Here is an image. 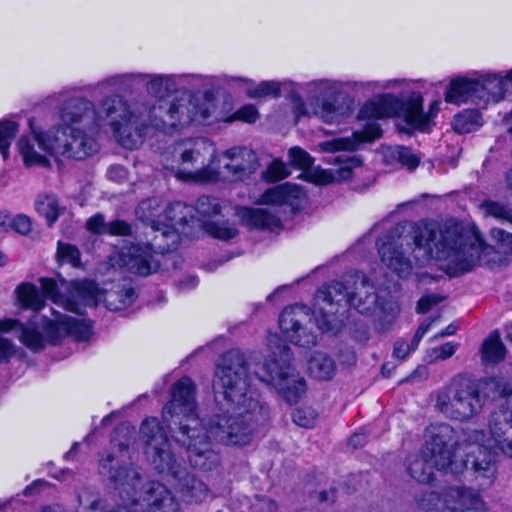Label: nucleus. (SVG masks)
I'll return each instance as SVG.
<instances>
[{"instance_id":"1","label":"nucleus","mask_w":512,"mask_h":512,"mask_svg":"<svg viewBox=\"0 0 512 512\" xmlns=\"http://www.w3.org/2000/svg\"><path fill=\"white\" fill-rule=\"evenodd\" d=\"M349 305L359 314L372 317L378 332L388 330L396 321L400 307L386 289L376 288L360 271H353L344 281H330L315 293L314 310L303 304L285 308L279 317V327L286 338L301 347L314 346L317 336L312 332V318L322 330H333L340 322L336 314Z\"/></svg>"},{"instance_id":"2","label":"nucleus","mask_w":512,"mask_h":512,"mask_svg":"<svg viewBox=\"0 0 512 512\" xmlns=\"http://www.w3.org/2000/svg\"><path fill=\"white\" fill-rule=\"evenodd\" d=\"M212 385L220 407L208 418V432L222 443L248 445L254 431L268 422L269 409L248 396V366L240 351L229 350L219 358Z\"/></svg>"},{"instance_id":"3","label":"nucleus","mask_w":512,"mask_h":512,"mask_svg":"<svg viewBox=\"0 0 512 512\" xmlns=\"http://www.w3.org/2000/svg\"><path fill=\"white\" fill-rule=\"evenodd\" d=\"M134 428L122 424L111 436V447L119 452H104L99 460L100 473L108 476L122 503L108 512H180V505L172 492L162 483H141L138 467L125 464L130 459L129 449L134 441Z\"/></svg>"},{"instance_id":"4","label":"nucleus","mask_w":512,"mask_h":512,"mask_svg":"<svg viewBox=\"0 0 512 512\" xmlns=\"http://www.w3.org/2000/svg\"><path fill=\"white\" fill-rule=\"evenodd\" d=\"M410 239L420 265L434 258L450 276H459L478 264H489L494 248L476 232H465L461 224L447 221L441 227L435 221H421L412 229Z\"/></svg>"},{"instance_id":"5","label":"nucleus","mask_w":512,"mask_h":512,"mask_svg":"<svg viewBox=\"0 0 512 512\" xmlns=\"http://www.w3.org/2000/svg\"><path fill=\"white\" fill-rule=\"evenodd\" d=\"M16 297L23 308L34 312L41 310L45 305L44 297L31 283H21L16 289ZM92 327V322L87 319L56 315L55 319L51 320L34 313L26 324L14 319L0 320V335L15 331L23 345L33 352H40L44 349L46 342L55 344L64 336H70L76 341L88 340ZM15 351V345L0 336V364L8 362Z\"/></svg>"},{"instance_id":"6","label":"nucleus","mask_w":512,"mask_h":512,"mask_svg":"<svg viewBox=\"0 0 512 512\" xmlns=\"http://www.w3.org/2000/svg\"><path fill=\"white\" fill-rule=\"evenodd\" d=\"M170 395L171 399L162 411V420L175 441L186 448L188 460L194 468L212 471L220 465L221 453L217 444L242 446L215 440L208 432V421L202 427L197 413L195 384L189 377L176 381Z\"/></svg>"},{"instance_id":"7","label":"nucleus","mask_w":512,"mask_h":512,"mask_svg":"<svg viewBox=\"0 0 512 512\" xmlns=\"http://www.w3.org/2000/svg\"><path fill=\"white\" fill-rule=\"evenodd\" d=\"M494 410L489 418L488 434L484 430L463 431L467 443L466 464H469L481 485L490 486L496 478V454L512 458V397Z\"/></svg>"},{"instance_id":"8","label":"nucleus","mask_w":512,"mask_h":512,"mask_svg":"<svg viewBox=\"0 0 512 512\" xmlns=\"http://www.w3.org/2000/svg\"><path fill=\"white\" fill-rule=\"evenodd\" d=\"M140 440L147 461L158 473L178 482L182 497L188 502H202L208 496L207 485L182 467L171 449L169 438L155 417L146 418L140 426Z\"/></svg>"},{"instance_id":"9","label":"nucleus","mask_w":512,"mask_h":512,"mask_svg":"<svg viewBox=\"0 0 512 512\" xmlns=\"http://www.w3.org/2000/svg\"><path fill=\"white\" fill-rule=\"evenodd\" d=\"M459 446L457 431L447 423L432 424L425 431V442L419 453L406 458L405 465L411 478L430 483L434 471L459 474L470 465L455 460L454 450Z\"/></svg>"},{"instance_id":"10","label":"nucleus","mask_w":512,"mask_h":512,"mask_svg":"<svg viewBox=\"0 0 512 512\" xmlns=\"http://www.w3.org/2000/svg\"><path fill=\"white\" fill-rule=\"evenodd\" d=\"M147 110L132 107L123 95L106 96L96 109L95 129L108 127L122 147L137 149L150 132Z\"/></svg>"},{"instance_id":"11","label":"nucleus","mask_w":512,"mask_h":512,"mask_svg":"<svg viewBox=\"0 0 512 512\" xmlns=\"http://www.w3.org/2000/svg\"><path fill=\"white\" fill-rule=\"evenodd\" d=\"M215 111L212 97L181 96L172 101L159 100L147 110L150 130L170 133L191 123H205Z\"/></svg>"},{"instance_id":"12","label":"nucleus","mask_w":512,"mask_h":512,"mask_svg":"<svg viewBox=\"0 0 512 512\" xmlns=\"http://www.w3.org/2000/svg\"><path fill=\"white\" fill-rule=\"evenodd\" d=\"M398 79L387 81H354V80H329L320 79L313 81L310 85L318 91L319 106L314 113L323 122L328 124L337 123L347 117L350 113L349 103L342 98L341 91L346 88L356 93L376 92L391 88L398 83Z\"/></svg>"},{"instance_id":"13","label":"nucleus","mask_w":512,"mask_h":512,"mask_svg":"<svg viewBox=\"0 0 512 512\" xmlns=\"http://www.w3.org/2000/svg\"><path fill=\"white\" fill-rule=\"evenodd\" d=\"M180 227L162 222L152 243H126L118 251L120 266L141 276H148L159 268L154 253H168L175 250L180 241Z\"/></svg>"},{"instance_id":"14","label":"nucleus","mask_w":512,"mask_h":512,"mask_svg":"<svg viewBox=\"0 0 512 512\" xmlns=\"http://www.w3.org/2000/svg\"><path fill=\"white\" fill-rule=\"evenodd\" d=\"M291 360L290 347L279 344L255 371L260 381L272 385L290 405L296 404L306 391V382L291 366Z\"/></svg>"},{"instance_id":"15","label":"nucleus","mask_w":512,"mask_h":512,"mask_svg":"<svg viewBox=\"0 0 512 512\" xmlns=\"http://www.w3.org/2000/svg\"><path fill=\"white\" fill-rule=\"evenodd\" d=\"M222 158L225 160L222 166L210 164L197 171H179V176L197 183H235L249 180L259 168L256 153L247 147L227 149Z\"/></svg>"},{"instance_id":"16","label":"nucleus","mask_w":512,"mask_h":512,"mask_svg":"<svg viewBox=\"0 0 512 512\" xmlns=\"http://www.w3.org/2000/svg\"><path fill=\"white\" fill-rule=\"evenodd\" d=\"M53 134H40V145L56 156L81 160L98 150L94 138L87 135V128H51Z\"/></svg>"},{"instance_id":"17","label":"nucleus","mask_w":512,"mask_h":512,"mask_svg":"<svg viewBox=\"0 0 512 512\" xmlns=\"http://www.w3.org/2000/svg\"><path fill=\"white\" fill-rule=\"evenodd\" d=\"M173 155L177 158V165H168L165 157L164 166L166 169L175 171L176 177L180 180L183 178L179 176V171H197L207 165L215 166V162L218 164L221 162L217 159L215 144L203 137L178 142L174 147ZM184 181H191V179H184Z\"/></svg>"},{"instance_id":"18","label":"nucleus","mask_w":512,"mask_h":512,"mask_svg":"<svg viewBox=\"0 0 512 512\" xmlns=\"http://www.w3.org/2000/svg\"><path fill=\"white\" fill-rule=\"evenodd\" d=\"M40 284L45 297L78 315H82L86 307H95L99 300V288L91 280L72 282L65 296L59 293L58 285L53 279L41 278Z\"/></svg>"},{"instance_id":"19","label":"nucleus","mask_w":512,"mask_h":512,"mask_svg":"<svg viewBox=\"0 0 512 512\" xmlns=\"http://www.w3.org/2000/svg\"><path fill=\"white\" fill-rule=\"evenodd\" d=\"M403 226L397 225L377 240L378 253L382 262L400 278L408 277L413 269L412 262L403 250L401 237Z\"/></svg>"},{"instance_id":"20","label":"nucleus","mask_w":512,"mask_h":512,"mask_svg":"<svg viewBox=\"0 0 512 512\" xmlns=\"http://www.w3.org/2000/svg\"><path fill=\"white\" fill-rule=\"evenodd\" d=\"M57 115L60 124L53 128L66 130L74 128L95 129L96 108L94 103L85 97L65 98L58 109Z\"/></svg>"},{"instance_id":"21","label":"nucleus","mask_w":512,"mask_h":512,"mask_svg":"<svg viewBox=\"0 0 512 512\" xmlns=\"http://www.w3.org/2000/svg\"><path fill=\"white\" fill-rule=\"evenodd\" d=\"M195 225L209 235L220 240H230L237 235V229L226 222L219 223L209 219L217 216L221 212V207L217 198L210 196H201L196 202Z\"/></svg>"},{"instance_id":"22","label":"nucleus","mask_w":512,"mask_h":512,"mask_svg":"<svg viewBox=\"0 0 512 512\" xmlns=\"http://www.w3.org/2000/svg\"><path fill=\"white\" fill-rule=\"evenodd\" d=\"M148 76L145 73H123L107 77L96 84L87 85L83 88L63 89L58 94L59 99L66 97L70 91L83 90L93 92L99 90L100 92L115 91L122 94L131 95L138 91L144 84Z\"/></svg>"},{"instance_id":"23","label":"nucleus","mask_w":512,"mask_h":512,"mask_svg":"<svg viewBox=\"0 0 512 512\" xmlns=\"http://www.w3.org/2000/svg\"><path fill=\"white\" fill-rule=\"evenodd\" d=\"M29 128L32 135L21 136L17 142V148L23 158L24 165L26 167H50L49 156L56 157V155L40 145L38 136L40 134H53V131L51 129L43 131L36 128L33 119L29 120Z\"/></svg>"},{"instance_id":"24","label":"nucleus","mask_w":512,"mask_h":512,"mask_svg":"<svg viewBox=\"0 0 512 512\" xmlns=\"http://www.w3.org/2000/svg\"><path fill=\"white\" fill-rule=\"evenodd\" d=\"M444 503L449 512H494L485 507L477 491L467 487L448 488Z\"/></svg>"},{"instance_id":"25","label":"nucleus","mask_w":512,"mask_h":512,"mask_svg":"<svg viewBox=\"0 0 512 512\" xmlns=\"http://www.w3.org/2000/svg\"><path fill=\"white\" fill-rule=\"evenodd\" d=\"M305 193L298 185L286 182L266 190L260 198L262 204L290 207L292 213L298 211L304 202Z\"/></svg>"},{"instance_id":"26","label":"nucleus","mask_w":512,"mask_h":512,"mask_svg":"<svg viewBox=\"0 0 512 512\" xmlns=\"http://www.w3.org/2000/svg\"><path fill=\"white\" fill-rule=\"evenodd\" d=\"M423 97L419 93H412L404 101L399 110V116L412 128H424L430 118L434 117L439 111V102L433 101L428 114L423 112Z\"/></svg>"},{"instance_id":"27","label":"nucleus","mask_w":512,"mask_h":512,"mask_svg":"<svg viewBox=\"0 0 512 512\" xmlns=\"http://www.w3.org/2000/svg\"><path fill=\"white\" fill-rule=\"evenodd\" d=\"M237 215L241 222L250 228L274 231L280 229L282 226L278 211L275 207H239L237 209Z\"/></svg>"},{"instance_id":"28","label":"nucleus","mask_w":512,"mask_h":512,"mask_svg":"<svg viewBox=\"0 0 512 512\" xmlns=\"http://www.w3.org/2000/svg\"><path fill=\"white\" fill-rule=\"evenodd\" d=\"M478 100V82L476 79L457 77L453 79L445 91V101L460 105L466 102L476 104Z\"/></svg>"},{"instance_id":"29","label":"nucleus","mask_w":512,"mask_h":512,"mask_svg":"<svg viewBox=\"0 0 512 512\" xmlns=\"http://www.w3.org/2000/svg\"><path fill=\"white\" fill-rule=\"evenodd\" d=\"M396 99L392 95H383L377 100L363 104L358 112L359 119L378 120L392 117L396 113Z\"/></svg>"},{"instance_id":"30","label":"nucleus","mask_w":512,"mask_h":512,"mask_svg":"<svg viewBox=\"0 0 512 512\" xmlns=\"http://www.w3.org/2000/svg\"><path fill=\"white\" fill-rule=\"evenodd\" d=\"M163 217L168 224L180 227L181 233H185V226L195 225V209L194 206L187 205L184 202L176 201L169 204L165 210Z\"/></svg>"},{"instance_id":"31","label":"nucleus","mask_w":512,"mask_h":512,"mask_svg":"<svg viewBox=\"0 0 512 512\" xmlns=\"http://www.w3.org/2000/svg\"><path fill=\"white\" fill-rule=\"evenodd\" d=\"M86 228L97 234L107 233L109 235L127 236L132 233V226L123 220H114L105 223L102 214L90 217L86 222Z\"/></svg>"},{"instance_id":"32","label":"nucleus","mask_w":512,"mask_h":512,"mask_svg":"<svg viewBox=\"0 0 512 512\" xmlns=\"http://www.w3.org/2000/svg\"><path fill=\"white\" fill-rule=\"evenodd\" d=\"M136 298L135 290L130 284L116 285L104 294V302L110 311H119L130 306Z\"/></svg>"},{"instance_id":"33","label":"nucleus","mask_w":512,"mask_h":512,"mask_svg":"<svg viewBox=\"0 0 512 512\" xmlns=\"http://www.w3.org/2000/svg\"><path fill=\"white\" fill-rule=\"evenodd\" d=\"M309 374L318 380H329L333 377L336 366L334 360L325 353L314 352L308 360Z\"/></svg>"},{"instance_id":"34","label":"nucleus","mask_w":512,"mask_h":512,"mask_svg":"<svg viewBox=\"0 0 512 512\" xmlns=\"http://www.w3.org/2000/svg\"><path fill=\"white\" fill-rule=\"evenodd\" d=\"M148 77L145 80L146 92L154 97H164L173 91H176L178 84L176 79L180 76L177 75H154L146 74Z\"/></svg>"},{"instance_id":"35","label":"nucleus","mask_w":512,"mask_h":512,"mask_svg":"<svg viewBox=\"0 0 512 512\" xmlns=\"http://www.w3.org/2000/svg\"><path fill=\"white\" fill-rule=\"evenodd\" d=\"M136 215L141 221L149 223L153 230H160L162 220L158 219L161 217V206L158 198H148L141 201L136 209Z\"/></svg>"},{"instance_id":"36","label":"nucleus","mask_w":512,"mask_h":512,"mask_svg":"<svg viewBox=\"0 0 512 512\" xmlns=\"http://www.w3.org/2000/svg\"><path fill=\"white\" fill-rule=\"evenodd\" d=\"M482 126L481 114L478 110L467 109L456 114L452 121L453 129L460 134L476 131Z\"/></svg>"},{"instance_id":"37","label":"nucleus","mask_w":512,"mask_h":512,"mask_svg":"<svg viewBox=\"0 0 512 512\" xmlns=\"http://www.w3.org/2000/svg\"><path fill=\"white\" fill-rule=\"evenodd\" d=\"M385 158L388 162H397L408 170H415L420 162V158L405 146L389 147L385 152Z\"/></svg>"},{"instance_id":"38","label":"nucleus","mask_w":512,"mask_h":512,"mask_svg":"<svg viewBox=\"0 0 512 512\" xmlns=\"http://www.w3.org/2000/svg\"><path fill=\"white\" fill-rule=\"evenodd\" d=\"M505 351V346L503 345L499 334L497 332L492 333L483 342L482 359L488 363H498L504 359Z\"/></svg>"},{"instance_id":"39","label":"nucleus","mask_w":512,"mask_h":512,"mask_svg":"<svg viewBox=\"0 0 512 512\" xmlns=\"http://www.w3.org/2000/svg\"><path fill=\"white\" fill-rule=\"evenodd\" d=\"M37 212L44 216L47 224L51 226L59 217L60 209L54 195L46 194L38 197L35 203Z\"/></svg>"},{"instance_id":"40","label":"nucleus","mask_w":512,"mask_h":512,"mask_svg":"<svg viewBox=\"0 0 512 512\" xmlns=\"http://www.w3.org/2000/svg\"><path fill=\"white\" fill-rule=\"evenodd\" d=\"M19 126L16 122L10 120L0 121V153L4 159L9 156V148L16 137Z\"/></svg>"},{"instance_id":"41","label":"nucleus","mask_w":512,"mask_h":512,"mask_svg":"<svg viewBox=\"0 0 512 512\" xmlns=\"http://www.w3.org/2000/svg\"><path fill=\"white\" fill-rule=\"evenodd\" d=\"M480 208L485 215L512 224V209L506 205L493 200H485L481 203Z\"/></svg>"},{"instance_id":"42","label":"nucleus","mask_w":512,"mask_h":512,"mask_svg":"<svg viewBox=\"0 0 512 512\" xmlns=\"http://www.w3.org/2000/svg\"><path fill=\"white\" fill-rule=\"evenodd\" d=\"M280 94V84L277 81H262L252 85L247 89V95L250 98H263L267 96L278 97Z\"/></svg>"},{"instance_id":"43","label":"nucleus","mask_w":512,"mask_h":512,"mask_svg":"<svg viewBox=\"0 0 512 512\" xmlns=\"http://www.w3.org/2000/svg\"><path fill=\"white\" fill-rule=\"evenodd\" d=\"M415 501L420 510L424 512H436L441 503L440 495L432 490H422L416 497Z\"/></svg>"},{"instance_id":"44","label":"nucleus","mask_w":512,"mask_h":512,"mask_svg":"<svg viewBox=\"0 0 512 512\" xmlns=\"http://www.w3.org/2000/svg\"><path fill=\"white\" fill-rule=\"evenodd\" d=\"M318 414L312 407H302L296 409L292 414L293 422L303 428H313Z\"/></svg>"},{"instance_id":"45","label":"nucleus","mask_w":512,"mask_h":512,"mask_svg":"<svg viewBox=\"0 0 512 512\" xmlns=\"http://www.w3.org/2000/svg\"><path fill=\"white\" fill-rule=\"evenodd\" d=\"M289 162L291 165L306 170L313 165L312 157L300 147H292L288 152Z\"/></svg>"},{"instance_id":"46","label":"nucleus","mask_w":512,"mask_h":512,"mask_svg":"<svg viewBox=\"0 0 512 512\" xmlns=\"http://www.w3.org/2000/svg\"><path fill=\"white\" fill-rule=\"evenodd\" d=\"M57 255L61 261L67 262L73 267L80 265V252L74 245L58 242Z\"/></svg>"},{"instance_id":"47","label":"nucleus","mask_w":512,"mask_h":512,"mask_svg":"<svg viewBox=\"0 0 512 512\" xmlns=\"http://www.w3.org/2000/svg\"><path fill=\"white\" fill-rule=\"evenodd\" d=\"M320 147L326 152L353 151L357 148V142L350 138H337L322 142Z\"/></svg>"},{"instance_id":"48","label":"nucleus","mask_w":512,"mask_h":512,"mask_svg":"<svg viewBox=\"0 0 512 512\" xmlns=\"http://www.w3.org/2000/svg\"><path fill=\"white\" fill-rule=\"evenodd\" d=\"M289 175L287 166L281 160H273L263 173V178L269 182L284 179Z\"/></svg>"},{"instance_id":"49","label":"nucleus","mask_w":512,"mask_h":512,"mask_svg":"<svg viewBox=\"0 0 512 512\" xmlns=\"http://www.w3.org/2000/svg\"><path fill=\"white\" fill-rule=\"evenodd\" d=\"M491 237L499 244L506 253H512V233L500 228H493L490 231Z\"/></svg>"},{"instance_id":"50","label":"nucleus","mask_w":512,"mask_h":512,"mask_svg":"<svg viewBox=\"0 0 512 512\" xmlns=\"http://www.w3.org/2000/svg\"><path fill=\"white\" fill-rule=\"evenodd\" d=\"M441 301L442 297L437 294L424 295L417 302L416 311L417 313L424 314Z\"/></svg>"},{"instance_id":"51","label":"nucleus","mask_w":512,"mask_h":512,"mask_svg":"<svg viewBox=\"0 0 512 512\" xmlns=\"http://www.w3.org/2000/svg\"><path fill=\"white\" fill-rule=\"evenodd\" d=\"M32 222L31 219L24 215V214H18L14 216L13 218V225L11 227V230L26 235L31 231Z\"/></svg>"},{"instance_id":"52","label":"nucleus","mask_w":512,"mask_h":512,"mask_svg":"<svg viewBox=\"0 0 512 512\" xmlns=\"http://www.w3.org/2000/svg\"><path fill=\"white\" fill-rule=\"evenodd\" d=\"M237 116L245 122L254 123L258 118V111L253 105H245L237 111Z\"/></svg>"},{"instance_id":"53","label":"nucleus","mask_w":512,"mask_h":512,"mask_svg":"<svg viewBox=\"0 0 512 512\" xmlns=\"http://www.w3.org/2000/svg\"><path fill=\"white\" fill-rule=\"evenodd\" d=\"M381 134L382 130L379 124L375 122H368L364 127L362 140L371 141L379 138Z\"/></svg>"},{"instance_id":"54","label":"nucleus","mask_w":512,"mask_h":512,"mask_svg":"<svg viewBox=\"0 0 512 512\" xmlns=\"http://www.w3.org/2000/svg\"><path fill=\"white\" fill-rule=\"evenodd\" d=\"M458 344L453 342H447L440 346L439 348L434 349V352L437 354V359H448L450 358L456 351Z\"/></svg>"},{"instance_id":"55","label":"nucleus","mask_w":512,"mask_h":512,"mask_svg":"<svg viewBox=\"0 0 512 512\" xmlns=\"http://www.w3.org/2000/svg\"><path fill=\"white\" fill-rule=\"evenodd\" d=\"M127 176V171L122 165H111L107 170L108 179L121 182Z\"/></svg>"},{"instance_id":"56","label":"nucleus","mask_w":512,"mask_h":512,"mask_svg":"<svg viewBox=\"0 0 512 512\" xmlns=\"http://www.w3.org/2000/svg\"><path fill=\"white\" fill-rule=\"evenodd\" d=\"M410 346L404 340H398L394 344L393 356L404 359L410 353Z\"/></svg>"},{"instance_id":"57","label":"nucleus","mask_w":512,"mask_h":512,"mask_svg":"<svg viewBox=\"0 0 512 512\" xmlns=\"http://www.w3.org/2000/svg\"><path fill=\"white\" fill-rule=\"evenodd\" d=\"M176 285L180 291H187L198 285V279L196 276L187 275L183 279H180Z\"/></svg>"},{"instance_id":"58","label":"nucleus","mask_w":512,"mask_h":512,"mask_svg":"<svg viewBox=\"0 0 512 512\" xmlns=\"http://www.w3.org/2000/svg\"><path fill=\"white\" fill-rule=\"evenodd\" d=\"M257 507L259 512H275L277 509L276 503L266 497L257 498Z\"/></svg>"},{"instance_id":"59","label":"nucleus","mask_w":512,"mask_h":512,"mask_svg":"<svg viewBox=\"0 0 512 512\" xmlns=\"http://www.w3.org/2000/svg\"><path fill=\"white\" fill-rule=\"evenodd\" d=\"M14 216L7 211H0V231L7 232L11 230Z\"/></svg>"},{"instance_id":"60","label":"nucleus","mask_w":512,"mask_h":512,"mask_svg":"<svg viewBox=\"0 0 512 512\" xmlns=\"http://www.w3.org/2000/svg\"><path fill=\"white\" fill-rule=\"evenodd\" d=\"M440 316H430L426 318L418 327L416 332L424 337V335L430 330L431 326L438 321Z\"/></svg>"},{"instance_id":"61","label":"nucleus","mask_w":512,"mask_h":512,"mask_svg":"<svg viewBox=\"0 0 512 512\" xmlns=\"http://www.w3.org/2000/svg\"><path fill=\"white\" fill-rule=\"evenodd\" d=\"M293 112L297 119L307 115L305 103L302 101L300 97H295L293 99Z\"/></svg>"},{"instance_id":"62","label":"nucleus","mask_w":512,"mask_h":512,"mask_svg":"<svg viewBox=\"0 0 512 512\" xmlns=\"http://www.w3.org/2000/svg\"><path fill=\"white\" fill-rule=\"evenodd\" d=\"M367 441V436L364 433H355L349 439V444L354 448L363 447Z\"/></svg>"},{"instance_id":"63","label":"nucleus","mask_w":512,"mask_h":512,"mask_svg":"<svg viewBox=\"0 0 512 512\" xmlns=\"http://www.w3.org/2000/svg\"><path fill=\"white\" fill-rule=\"evenodd\" d=\"M458 330V326L454 323L449 324L444 330L434 336V338H444L446 336L454 335Z\"/></svg>"},{"instance_id":"64","label":"nucleus","mask_w":512,"mask_h":512,"mask_svg":"<svg viewBox=\"0 0 512 512\" xmlns=\"http://www.w3.org/2000/svg\"><path fill=\"white\" fill-rule=\"evenodd\" d=\"M422 338H423L422 335L415 332V334L411 340V343L408 344L410 346V351H415L418 348L419 343L421 342Z\"/></svg>"}]
</instances>
